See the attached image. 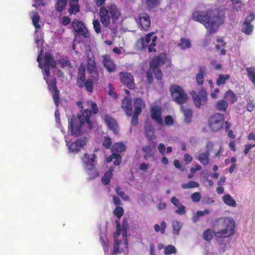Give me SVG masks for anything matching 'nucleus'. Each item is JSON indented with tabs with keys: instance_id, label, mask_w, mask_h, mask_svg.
Masks as SVG:
<instances>
[{
	"instance_id": "obj_1",
	"label": "nucleus",
	"mask_w": 255,
	"mask_h": 255,
	"mask_svg": "<svg viewBox=\"0 0 255 255\" xmlns=\"http://www.w3.org/2000/svg\"><path fill=\"white\" fill-rule=\"evenodd\" d=\"M32 24L35 27V40L38 49H40V54L38 55L37 61L39 67L43 70L44 79L48 85L49 90L53 95V98L56 106L59 104V92L56 85L55 78L50 75V68H54L56 65V62L53 59L51 55L47 53L43 59L41 58L42 53L43 52V34L41 31V26L40 23V17L36 12H32L30 14Z\"/></svg>"
},
{
	"instance_id": "obj_2",
	"label": "nucleus",
	"mask_w": 255,
	"mask_h": 255,
	"mask_svg": "<svg viewBox=\"0 0 255 255\" xmlns=\"http://www.w3.org/2000/svg\"><path fill=\"white\" fill-rule=\"evenodd\" d=\"M92 109L93 114H97L98 108L97 104L91 101H88L84 103L83 106L81 108L80 113L77 117H73L69 122L68 131L71 134L79 136L87 133L88 130L93 128L95 123L90 119L91 111Z\"/></svg>"
},
{
	"instance_id": "obj_3",
	"label": "nucleus",
	"mask_w": 255,
	"mask_h": 255,
	"mask_svg": "<svg viewBox=\"0 0 255 255\" xmlns=\"http://www.w3.org/2000/svg\"><path fill=\"white\" fill-rule=\"evenodd\" d=\"M192 17L194 20L203 24L210 34L216 33L219 26L224 21L223 15L212 16L210 11H195L193 13Z\"/></svg>"
},
{
	"instance_id": "obj_4",
	"label": "nucleus",
	"mask_w": 255,
	"mask_h": 255,
	"mask_svg": "<svg viewBox=\"0 0 255 255\" xmlns=\"http://www.w3.org/2000/svg\"><path fill=\"white\" fill-rule=\"evenodd\" d=\"M167 62V65L171 66V60L168 59L166 54L161 53L158 57L153 58L150 63V68L147 72V78L149 83H151L153 81V73L155 78L159 80L162 78V73L158 67Z\"/></svg>"
},
{
	"instance_id": "obj_5",
	"label": "nucleus",
	"mask_w": 255,
	"mask_h": 255,
	"mask_svg": "<svg viewBox=\"0 0 255 255\" xmlns=\"http://www.w3.org/2000/svg\"><path fill=\"white\" fill-rule=\"evenodd\" d=\"M116 222V232L114 234L115 242L112 255L121 254L128 250V242L127 238V231L125 229L121 230L119 222Z\"/></svg>"
},
{
	"instance_id": "obj_6",
	"label": "nucleus",
	"mask_w": 255,
	"mask_h": 255,
	"mask_svg": "<svg viewBox=\"0 0 255 255\" xmlns=\"http://www.w3.org/2000/svg\"><path fill=\"white\" fill-rule=\"evenodd\" d=\"M101 21L104 26H108L112 18L113 22H116L121 16V12L116 5L112 4L106 7L102 6L99 11Z\"/></svg>"
},
{
	"instance_id": "obj_7",
	"label": "nucleus",
	"mask_w": 255,
	"mask_h": 255,
	"mask_svg": "<svg viewBox=\"0 0 255 255\" xmlns=\"http://www.w3.org/2000/svg\"><path fill=\"white\" fill-rule=\"evenodd\" d=\"M219 230L214 232L216 239L228 238L234 235L235 222L232 218L221 219L219 222Z\"/></svg>"
},
{
	"instance_id": "obj_8",
	"label": "nucleus",
	"mask_w": 255,
	"mask_h": 255,
	"mask_svg": "<svg viewBox=\"0 0 255 255\" xmlns=\"http://www.w3.org/2000/svg\"><path fill=\"white\" fill-rule=\"evenodd\" d=\"M95 154H85L82 158L84 168L89 179H93L99 176V173L95 166Z\"/></svg>"
},
{
	"instance_id": "obj_9",
	"label": "nucleus",
	"mask_w": 255,
	"mask_h": 255,
	"mask_svg": "<svg viewBox=\"0 0 255 255\" xmlns=\"http://www.w3.org/2000/svg\"><path fill=\"white\" fill-rule=\"evenodd\" d=\"M89 141L87 137L83 138H79L76 140L74 142L68 141L65 139L66 145L68 147V152L69 153H75L79 152L86 145Z\"/></svg>"
},
{
	"instance_id": "obj_10",
	"label": "nucleus",
	"mask_w": 255,
	"mask_h": 255,
	"mask_svg": "<svg viewBox=\"0 0 255 255\" xmlns=\"http://www.w3.org/2000/svg\"><path fill=\"white\" fill-rule=\"evenodd\" d=\"M157 37L154 35L153 32L147 34L144 38H141L137 42L138 44H140L142 48L147 47L149 52H155V49L154 48L155 46V42Z\"/></svg>"
},
{
	"instance_id": "obj_11",
	"label": "nucleus",
	"mask_w": 255,
	"mask_h": 255,
	"mask_svg": "<svg viewBox=\"0 0 255 255\" xmlns=\"http://www.w3.org/2000/svg\"><path fill=\"white\" fill-rule=\"evenodd\" d=\"M170 90L172 98L176 103L181 104L187 101V95L181 87L178 85H172Z\"/></svg>"
},
{
	"instance_id": "obj_12",
	"label": "nucleus",
	"mask_w": 255,
	"mask_h": 255,
	"mask_svg": "<svg viewBox=\"0 0 255 255\" xmlns=\"http://www.w3.org/2000/svg\"><path fill=\"white\" fill-rule=\"evenodd\" d=\"M224 116L222 114H216L210 117L208 125L212 131H216L223 128Z\"/></svg>"
},
{
	"instance_id": "obj_13",
	"label": "nucleus",
	"mask_w": 255,
	"mask_h": 255,
	"mask_svg": "<svg viewBox=\"0 0 255 255\" xmlns=\"http://www.w3.org/2000/svg\"><path fill=\"white\" fill-rule=\"evenodd\" d=\"M192 97L194 104L196 107L199 108L202 105L205 104L207 99V95L204 90H201L198 95L195 92L192 94Z\"/></svg>"
},
{
	"instance_id": "obj_14",
	"label": "nucleus",
	"mask_w": 255,
	"mask_h": 255,
	"mask_svg": "<svg viewBox=\"0 0 255 255\" xmlns=\"http://www.w3.org/2000/svg\"><path fill=\"white\" fill-rule=\"evenodd\" d=\"M161 108L157 105L151 106L150 113L151 119L158 125L163 123V120L161 118Z\"/></svg>"
},
{
	"instance_id": "obj_15",
	"label": "nucleus",
	"mask_w": 255,
	"mask_h": 255,
	"mask_svg": "<svg viewBox=\"0 0 255 255\" xmlns=\"http://www.w3.org/2000/svg\"><path fill=\"white\" fill-rule=\"evenodd\" d=\"M120 78L121 82L126 85L128 88L133 89L135 87V84L133 76L127 72H121L120 73Z\"/></svg>"
},
{
	"instance_id": "obj_16",
	"label": "nucleus",
	"mask_w": 255,
	"mask_h": 255,
	"mask_svg": "<svg viewBox=\"0 0 255 255\" xmlns=\"http://www.w3.org/2000/svg\"><path fill=\"white\" fill-rule=\"evenodd\" d=\"M72 26L74 30L77 32L85 37L89 36V34L87 28L81 21L75 19L72 22Z\"/></svg>"
},
{
	"instance_id": "obj_17",
	"label": "nucleus",
	"mask_w": 255,
	"mask_h": 255,
	"mask_svg": "<svg viewBox=\"0 0 255 255\" xmlns=\"http://www.w3.org/2000/svg\"><path fill=\"white\" fill-rule=\"evenodd\" d=\"M87 69L89 73L92 74L91 77L93 78L94 80L98 81L99 75L97 73L95 60L93 57L89 58L88 59Z\"/></svg>"
},
{
	"instance_id": "obj_18",
	"label": "nucleus",
	"mask_w": 255,
	"mask_h": 255,
	"mask_svg": "<svg viewBox=\"0 0 255 255\" xmlns=\"http://www.w3.org/2000/svg\"><path fill=\"white\" fill-rule=\"evenodd\" d=\"M121 107L127 115L128 116H131L132 113V108L130 97L128 96H126L124 100L122 101Z\"/></svg>"
},
{
	"instance_id": "obj_19",
	"label": "nucleus",
	"mask_w": 255,
	"mask_h": 255,
	"mask_svg": "<svg viewBox=\"0 0 255 255\" xmlns=\"http://www.w3.org/2000/svg\"><path fill=\"white\" fill-rule=\"evenodd\" d=\"M103 119L106 123L108 127L111 129L115 133L118 132V126L116 120L112 118L110 116L106 115L103 117Z\"/></svg>"
},
{
	"instance_id": "obj_20",
	"label": "nucleus",
	"mask_w": 255,
	"mask_h": 255,
	"mask_svg": "<svg viewBox=\"0 0 255 255\" xmlns=\"http://www.w3.org/2000/svg\"><path fill=\"white\" fill-rule=\"evenodd\" d=\"M171 202L177 208L175 211V213L180 215H183L186 213L185 207L180 203L177 198L172 197Z\"/></svg>"
},
{
	"instance_id": "obj_21",
	"label": "nucleus",
	"mask_w": 255,
	"mask_h": 255,
	"mask_svg": "<svg viewBox=\"0 0 255 255\" xmlns=\"http://www.w3.org/2000/svg\"><path fill=\"white\" fill-rule=\"evenodd\" d=\"M133 113L140 115L142 110L145 107V104L142 99L137 98L133 101Z\"/></svg>"
},
{
	"instance_id": "obj_22",
	"label": "nucleus",
	"mask_w": 255,
	"mask_h": 255,
	"mask_svg": "<svg viewBox=\"0 0 255 255\" xmlns=\"http://www.w3.org/2000/svg\"><path fill=\"white\" fill-rule=\"evenodd\" d=\"M139 21L142 28L146 30L150 24V21L148 15L146 13L141 14L139 16Z\"/></svg>"
},
{
	"instance_id": "obj_23",
	"label": "nucleus",
	"mask_w": 255,
	"mask_h": 255,
	"mask_svg": "<svg viewBox=\"0 0 255 255\" xmlns=\"http://www.w3.org/2000/svg\"><path fill=\"white\" fill-rule=\"evenodd\" d=\"M216 42L217 43L215 46L216 50L219 52L220 55H225L226 51L224 49V47L226 46V43L224 41L222 37H217Z\"/></svg>"
},
{
	"instance_id": "obj_24",
	"label": "nucleus",
	"mask_w": 255,
	"mask_h": 255,
	"mask_svg": "<svg viewBox=\"0 0 255 255\" xmlns=\"http://www.w3.org/2000/svg\"><path fill=\"white\" fill-rule=\"evenodd\" d=\"M224 98L226 100L228 103L233 104L237 101L238 96L231 90H229L225 92Z\"/></svg>"
},
{
	"instance_id": "obj_25",
	"label": "nucleus",
	"mask_w": 255,
	"mask_h": 255,
	"mask_svg": "<svg viewBox=\"0 0 255 255\" xmlns=\"http://www.w3.org/2000/svg\"><path fill=\"white\" fill-rule=\"evenodd\" d=\"M103 63L109 72H113L115 70L116 65L109 56L106 55L103 56Z\"/></svg>"
},
{
	"instance_id": "obj_26",
	"label": "nucleus",
	"mask_w": 255,
	"mask_h": 255,
	"mask_svg": "<svg viewBox=\"0 0 255 255\" xmlns=\"http://www.w3.org/2000/svg\"><path fill=\"white\" fill-rule=\"evenodd\" d=\"M85 68L80 66L79 69L77 83L79 87H83V82L85 80Z\"/></svg>"
},
{
	"instance_id": "obj_27",
	"label": "nucleus",
	"mask_w": 255,
	"mask_h": 255,
	"mask_svg": "<svg viewBox=\"0 0 255 255\" xmlns=\"http://www.w3.org/2000/svg\"><path fill=\"white\" fill-rule=\"evenodd\" d=\"M222 199L224 203L227 205L232 207L237 206L236 201L230 194L225 195L223 196Z\"/></svg>"
},
{
	"instance_id": "obj_28",
	"label": "nucleus",
	"mask_w": 255,
	"mask_h": 255,
	"mask_svg": "<svg viewBox=\"0 0 255 255\" xmlns=\"http://www.w3.org/2000/svg\"><path fill=\"white\" fill-rule=\"evenodd\" d=\"M113 171L114 168L113 167H110L109 170L105 172L102 179V183L104 184L108 185L110 182L111 179L113 176Z\"/></svg>"
},
{
	"instance_id": "obj_29",
	"label": "nucleus",
	"mask_w": 255,
	"mask_h": 255,
	"mask_svg": "<svg viewBox=\"0 0 255 255\" xmlns=\"http://www.w3.org/2000/svg\"><path fill=\"white\" fill-rule=\"evenodd\" d=\"M228 107V102L225 100H220L215 104L216 109L221 112H225Z\"/></svg>"
},
{
	"instance_id": "obj_30",
	"label": "nucleus",
	"mask_w": 255,
	"mask_h": 255,
	"mask_svg": "<svg viewBox=\"0 0 255 255\" xmlns=\"http://www.w3.org/2000/svg\"><path fill=\"white\" fill-rule=\"evenodd\" d=\"M178 46L182 50L190 48L191 47V43L189 39L181 38L178 43Z\"/></svg>"
},
{
	"instance_id": "obj_31",
	"label": "nucleus",
	"mask_w": 255,
	"mask_h": 255,
	"mask_svg": "<svg viewBox=\"0 0 255 255\" xmlns=\"http://www.w3.org/2000/svg\"><path fill=\"white\" fill-rule=\"evenodd\" d=\"M78 0H70V8L69 12L72 13H76L79 11L80 6L78 3Z\"/></svg>"
},
{
	"instance_id": "obj_32",
	"label": "nucleus",
	"mask_w": 255,
	"mask_h": 255,
	"mask_svg": "<svg viewBox=\"0 0 255 255\" xmlns=\"http://www.w3.org/2000/svg\"><path fill=\"white\" fill-rule=\"evenodd\" d=\"M126 149L125 145L122 142H117L115 143L112 147V151L114 153H116L119 154Z\"/></svg>"
},
{
	"instance_id": "obj_33",
	"label": "nucleus",
	"mask_w": 255,
	"mask_h": 255,
	"mask_svg": "<svg viewBox=\"0 0 255 255\" xmlns=\"http://www.w3.org/2000/svg\"><path fill=\"white\" fill-rule=\"evenodd\" d=\"M253 30V26L247 21H244L242 27V31L247 35H250Z\"/></svg>"
},
{
	"instance_id": "obj_34",
	"label": "nucleus",
	"mask_w": 255,
	"mask_h": 255,
	"mask_svg": "<svg viewBox=\"0 0 255 255\" xmlns=\"http://www.w3.org/2000/svg\"><path fill=\"white\" fill-rule=\"evenodd\" d=\"M182 226L183 223L177 220H174L172 222V227L173 230L174 232V233L176 234L177 235H178L179 234V232Z\"/></svg>"
},
{
	"instance_id": "obj_35",
	"label": "nucleus",
	"mask_w": 255,
	"mask_h": 255,
	"mask_svg": "<svg viewBox=\"0 0 255 255\" xmlns=\"http://www.w3.org/2000/svg\"><path fill=\"white\" fill-rule=\"evenodd\" d=\"M209 152L205 151L199 154L198 159L203 165H206L209 163Z\"/></svg>"
},
{
	"instance_id": "obj_36",
	"label": "nucleus",
	"mask_w": 255,
	"mask_h": 255,
	"mask_svg": "<svg viewBox=\"0 0 255 255\" xmlns=\"http://www.w3.org/2000/svg\"><path fill=\"white\" fill-rule=\"evenodd\" d=\"M93 81L94 79L91 76V78L83 82V87H85L87 91L90 93H92L93 92L94 87ZM94 81H95L94 80Z\"/></svg>"
},
{
	"instance_id": "obj_37",
	"label": "nucleus",
	"mask_w": 255,
	"mask_h": 255,
	"mask_svg": "<svg viewBox=\"0 0 255 255\" xmlns=\"http://www.w3.org/2000/svg\"><path fill=\"white\" fill-rule=\"evenodd\" d=\"M230 78L229 74H220L217 79L216 84L218 86L224 85Z\"/></svg>"
},
{
	"instance_id": "obj_38",
	"label": "nucleus",
	"mask_w": 255,
	"mask_h": 255,
	"mask_svg": "<svg viewBox=\"0 0 255 255\" xmlns=\"http://www.w3.org/2000/svg\"><path fill=\"white\" fill-rule=\"evenodd\" d=\"M184 116V120L186 123H189L191 121L192 112V111L190 109L183 108V107H181Z\"/></svg>"
},
{
	"instance_id": "obj_39",
	"label": "nucleus",
	"mask_w": 255,
	"mask_h": 255,
	"mask_svg": "<svg viewBox=\"0 0 255 255\" xmlns=\"http://www.w3.org/2000/svg\"><path fill=\"white\" fill-rule=\"evenodd\" d=\"M210 211L207 209H205L203 211H197L192 217V220L194 223H195L198 220L200 217L208 215Z\"/></svg>"
},
{
	"instance_id": "obj_40",
	"label": "nucleus",
	"mask_w": 255,
	"mask_h": 255,
	"mask_svg": "<svg viewBox=\"0 0 255 255\" xmlns=\"http://www.w3.org/2000/svg\"><path fill=\"white\" fill-rule=\"evenodd\" d=\"M246 69L249 78L255 86V68L250 67H247Z\"/></svg>"
},
{
	"instance_id": "obj_41",
	"label": "nucleus",
	"mask_w": 255,
	"mask_h": 255,
	"mask_svg": "<svg viewBox=\"0 0 255 255\" xmlns=\"http://www.w3.org/2000/svg\"><path fill=\"white\" fill-rule=\"evenodd\" d=\"M206 73L205 68H201L196 75V81L198 85H202L204 82V76Z\"/></svg>"
},
{
	"instance_id": "obj_42",
	"label": "nucleus",
	"mask_w": 255,
	"mask_h": 255,
	"mask_svg": "<svg viewBox=\"0 0 255 255\" xmlns=\"http://www.w3.org/2000/svg\"><path fill=\"white\" fill-rule=\"evenodd\" d=\"M166 227V222L165 221H162L160 224V226L158 224H155L154 226V231L157 233L160 232L161 234H163L165 232Z\"/></svg>"
},
{
	"instance_id": "obj_43",
	"label": "nucleus",
	"mask_w": 255,
	"mask_h": 255,
	"mask_svg": "<svg viewBox=\"0 0 255 255\" xmlns=\"http://www.w3.org/2000/svg\"><path fill=\"white\" fill-rule=\"evenodd\" d=\"M67 0H57L55 8L58 11H62L67 4Z\"/></svg>"
},
{
	"instance_id": "obj_44",
	"label": "nucleus",
	"mask_w": 255,
	"mask_h": 255,
	"mask_svg": "<svg viewBox=\"0 0 255 255\" xmlns=\"http://www.w3.org/2000/svg\"><path fill=\"white\" fill-rule=\"evenodd\" d=\"M100 241L103 245V249H104L105 253L108 252V246L109 244H108V241L107 240L106 235L105 234H104V235L101 234L100 236Z\"/></svg>"
},
{
	"instance_id": "obj_45",
	"label": "nucleus",
	"mask_w": 255,
	"mask_h": 255,
	"mask_svg": "<svg viewBox=\"0 0 255 255\" xmlns=\"http://www.w3.org/2000/svg\"><path fill=\"white\" fill-rule=\"evenodd\" d=\"M199 184L195 181H190L188 183L182 184L181 187L183 189L192 188L195 187H198Z\"/></svg>"
},
{
	"instance_id": "obj_46",
	"label": "nucleus",
	"mask_w": 255,
	"mask_h": 255,
	"mask_svg": "<svg viewBox=\"0 0 255 255\" xmlns=\"http://www.w3.org/2000/svg\"><path fill=\"white\" fill-rule=\"evenodd\" d=\"M233 4V8L237 11L241 10L244 4L241 2V0H231Z\"/></svg>"
},
{
	"instance_id": "obj_47",
	"label": "nucleus",
	"mask_w": 255,
	"mask_h": 255,
	"mask_svg": "<svg viewBox=\"0 0 255 255\" xmlns=\"http://www.w3.org/2000/svg\"><path fill=\"white\" fill-rule=\"evenodd\" d=\"M35 3L33 4L32 6L38 8V6H45L47 5L49 0H34Z\"/></svg>"
},
{
	"instance_id": "obj_48",
	"label": "nucleus",
	"mask_w": 255,
	"mask_h": 255,
	"mask_svg": "<svg viewBox=\"0 0 255 255\" xmlns=\"http://www.w3.org/2000/svg\"><path fill=\"white\" fill-rule=\"evenodd\" d=\"M147 5L149 8H152L158 5L160 0H145Z\"/></svg>"
},
{
	"instance_id": "obj_49",
	"label": "nucleus",
	"mask_w": 255,
	"mask_h": 255,
	"mask_svg": "<svg viewBox=\"0 0 255 255\" xmlns=\"http://www.w3.org/2000/svg\"><path fill=\"white\" fill-rule=\"evenodd\" d=\"M114 213L118 218H120L124 214V209L122 207L117 206L114 210Z\"/></svg>"
},
{
	"instance_id": "obj_50",
	"label": "nucleus",
	"mask_w": 255,
	"mask_h": 255,
	"mask_svg": "<svg viewBox=\"0 0 255 255\" xmlns=\"http://www.w3.org/2000/svg\"><path fill=\"white\" fill-rule=\"evenodd\" d=\"M104 139V140L103 142V145L107 149L110 148L112 143L111 139L107 136H105Z\"/></svg>"
},
{
	"instance_id": "obj_51",
	"label": "nucleus",
	"mask_w": 255,
	"mask_h": 255,
	"mask_svg": "<svg viewBox=\"0 0 255 255\" xmlns=\"http://www.w3.org/2000/svg\"><path fill=\"white\" fill-rule=\"evenodd\" d=\"M176 252L175 248L172 245L167 246L164 249V254L165 255H170Z\"/></svg>"
},
{
	"instance_id": "obj_52",
	"label": "nucleus",
	"mask_w": 255,
	"mask_h": 255,
	"mask_svg": "<svg viewBox=\"0 0 255 255\" xmlns=\"http://www.w3.org/2000/svg\"><path fill=\"white\" fill-rule=\"evenodd\" d=\"M204 239L206 241H210L213 238L212 232L210 229H207L204 233Z\"/></svg>"
},
{
	"instance_id": "obj_53",
	"label": "nucleus",
	"mask_w": 255,
	"mask_h": 255,
	"mask_svg": "<svg viewBox=\"0 0 255 255\" xmlns=\"http://www.w3.org/2000/svg\"><path fill=\"white\" fill-rule=\"evenodd\" d=\"M58 65H60V66L63 67H69L70 66V63L69 61L67 60V58H63L61 59H60L59 62L58 63Z\"/></svg>"
},
{
	"instance_id": "obj_54",
	"label": "nucleus",
	"mask_w": 255,
	"mask_h": 255,
	"mask_svg": "<svg viewBox=\"0 0 255 255\" xmlns=\"http://www.w3.org/2000/svg\"><path fill=\"white\" fill-rule=\"evenodd\" d=\"M142 150L145 152L144 158L147 159L151 155V148L149 146H146L142 148Z\"/></svg>"
},
{
	"instance_id": "obj_55",
	"label": "nucleus",
	"mask_w": 255,
	"mask_h": 255,
	"mask_svg": "<svg viewBox=\"0 0 255 255\" xmlns=\"http://www.w3.org/2000/svg\"><path fill=\"white\" fill-rule=\"evenodd\" d=\"M93 24L94 26V28L95 29V32L97 33H100L101 32V26L100 22L98 20H94L93 22Z\"/></svg>"
},
{
	"instance_id": "obj_56",
	"label": "nucleus",
	"mask_w": 255,
	"mask_h": 255,
	"mask_svg": "<svg viewBox=\"0 0 255 255\" xmlns=\"http://www.w3.org/2000/svg\"><path fill=\"white\" fill-rule=\"evenodd\" d=\"M246 108L249 112H252L255 108V104L251 100H248Z\"/></svg>"
},
{
	"instance_id": "obj_57",
	"label": "nucleus",
	"mask_w": 255,
	"mask_h": 255,
	"mask_svg": "<svg viewBox=\"0 0 255 255\" xmlns=\"http://www.w3.org/2000/svg\"><path fill=\"white\" fill-rule=\"evenodd\" d=\"M201 199V194L199 192H195L191 195V199L194 202H198Z\"/></svg>"
},
{
	"instance_id": "obj_58",
	"label": "nucleus",
	"mask_w": 255,
	"mask_h": 255,
	"mask_svg": "<svg viewBox=\"0 0 255 255\" xmlns=\"http://www.w3.org/2000/svg\"><path fill=\"white\" fill-rule=\"evenodd\" d=\"M108 88H109V92H108L109 95L110 96L112 97L113 98L116 99L117 98V95L113 91L114 88L113 87L112 84H109Z\"/></svg>"
},
{
	"instance_id": "obj_59",
	"label": "nucleus",
	"mask_w": 255,
	"mask_h": 255,
	"mask_svg": "<svg viewBox=\"0 0 255 255\" xmlns=\"http://www.w3.org/2000/svg\"><path fill=\"white\" fill-rule=\"evenodd\" d=\"M165 123L168 126H171L173 123V119L171 116H167L165 118Z\"/></svg>"
},
{
	"instance_id": "obj_60",
	"label": "nucleus",
	"mask_w": 255,
	"mask_h": 255,
	"mask_svg": "<svg viewBox=\"0 0 255 255\" xmlns=\"http://www.w3.org/2000/svg\"><path fill=\"white\" fill-rule=\"evenodd\" d=\"M228 247L226 244L220 243L219 247V252L220 254H223L226 252Z\"/></svg>"
},
{
	"instance_id": "obj_61",
	"label": "nucleus",
	"mask_w": 255,
	"mask_h": 255,
	"mask_svg": "<svg viewBox=\"0 0 255 255\" xmlns=\"http://www.w3.org/2000/svg\"><path fill=\"white\" fill-rule=\"evenodd\" d=\"M55 116L56 119V122L57 124V127L61 128V125L60 123V113L58 110H56L55 112Z\"/></svg>"
},
{
	"instance_id": "obj_62",
	"label": "nucleus",
	"mask_w": 255,
	"mask_h": 255,
	"mask_svg": "<svg viewBox=\"0 0 255 255\" xmlns=\"http://www.w3.org/2000/svg\"><path fill=\"white\" fill-rule=\"evenodd\" d=\"M159 152L162 154L164 155L165 153V147L163 143H160L157 146Z\"/></svg>"
},
{
	"instance_id": "obj_63",
	"label": "nucleus",
	"mask_w": 255,
	"mask_h": 255,
	"mask_svg": "<svg viewBox=\"0 0 255 255\" xmlns=\"http://www.w3.org/2000/svg\"><path fill=\"white\" fill-rule=\"evenodd\" d=\"M139 115V114H137L134 113H133V116L131 120V124L132 125H136L137 124L138 121V116Z\"/></svg>"
},
{
	"instance_id": "obj_64",
	"label": "nucleus",
	"mask_w": 255,
	"mask_h": 255,
	"mask_svg": "<svg viewBox=\"0 0 255 255\" xmlns=\"http://www.w3.org/2000/svg\"><path fill=\"white\" fill-rule=\"evenodd\" d=\"M220 92V90L218 88H216L214 90V91L211 93V97L213 99H216L218 97V95Z\"/></svg>"
}]
</instances>
